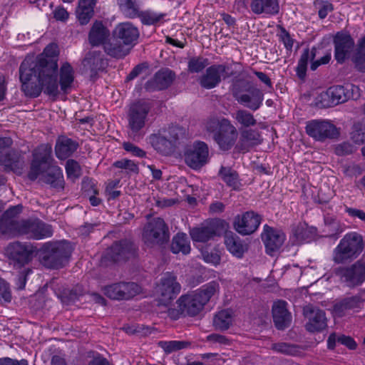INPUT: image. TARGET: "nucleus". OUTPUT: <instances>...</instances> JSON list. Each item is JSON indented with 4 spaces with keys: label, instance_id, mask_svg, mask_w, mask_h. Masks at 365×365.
I'll return each mask as SVG.
<instances>
[{
    "label": "nucleus",
    "instance_id": "obj_1",
    "mask_svg": "<svg viewBox=\"0 0 365 365\" xmlns=\"http://www.w3.org/2000/svg\"><path fill=\"white\" fill-rule=\"evenodd\" d=\"M57 71L55 62L27 56L19 67L22 91L26 96L33 98L38 97L43 90L48 96H56L58 94Z\"/></svg>",
    "mask_w": 365,
    "mask_h": 365
},
{
    "label": "nucleus",
    "instance_id": "obj_2",
    "mask_svg": "<svg viewBox=\"0 0 365 365\" xmlns=\"http://www.w3.org/2000/svg\"><path fill=\"white\" fill-rule=\"evenodd\" d=\"M73 247L66 241L45 242L39 250L41 264L46 268L59 269L68 263Z\"/></svg>",
    "mask_w": 365,
    "mask_h": 365
},
{
    "label": "nucleus",
    "instance_id": "obj_3",
    "mask_svg": "<svg viewBox=\"0 0 365 365\" xmlns=\"http://www.w3.org/2000/svg\"><path fill=\"white\" fill-rule=\"evenodd\" d=\"M364 243L361 235L351 232L346 234L332 252V261L344 264L356 259L363 252Z\"/></svg>",
    "mask_w": 365,
    "mask_h": 365
},
{
    "label": "nucleus",
    "instance_id": "obj_4",
    "mask_svg": "<svg viewBox=\"0 0 365 365\" xmlns=\"http://www.w3.org/2000/svg\"><path fill=\"white\" fill-rule=\"evenodd\" d=\"M151 108V104L144 100L138 101L130 106L127 114L128 135L133 140L138 141L144 136V129Z\"/></svg>",
    "mask_w": 365,
    "mask_h": 365
},
{
    "label": "nucleus",
    "instance_id": "obj_5",
    "mask_svg": "<svg viewBox=\"0 0 365 365\" xmlns=\"http://www.w3.org/2000/svg\"><path fill=\"white\" fill-rule=\"evenodd\" d=\"M232 96L241 105L255 111L262 105L264 93L258 88L252 86L251 82L242 79L232 81L230 87Z\"/></svg>",
    "mask_w": 365,
    "mask_h": 365
},
{
    "label": "nucleus",
    "instance_id": "obj_6",
    "mask_svg": "<svg viewBox=\"0 0 365 365\" xmlns=\"http://www.w3.org/2000/svg\"><path fill=\"white\" fill-rule=\"evenodd\" d=\"M206 128L214 132V140L223 151L230 150L237 138L236 128L226 118H211L207 122Z\"/></svg>",
    "mask_w": 365,
    "mask_h": 365
},
{
    "label": "nucleus",
    "instance_id": "obj_7",
    "mask_svg": "<svg viewBox=\"0 0 365 365\" xmlns=\"http://www.w3.org/2000/svg\"><path fill=\"white\" fill-rule=\"evenodd\" d=\"M341 284L354 289L365 282V259H359L349 265L339 266L333 271Z\"/></svg>",
    "mask_w": 365,
    "mask_h": 365
},
{
    "label": "nucleus",
    "instance_id": "obj_8",
    "mask_svg": "<svg viewBox=\"0 0 365 365\" xmlns=\"http://www.w3.org/2000/svg\"><path fill=\"white\" fill-rule=\"evenodd\" d=\"M182 130L178 127H169L151 134L148 139L149 143L158 153L163 155H170L175 150Z\"/></svg>",
    "mask_w": 365,
    "mask_h": 365
},
{
    "label": "nucleus",
    "instance_id": "obj_9",
    "mask_svg": "<svg viewBox=\"0 0 365 365\" xmlns=\"http://www.w3.org/2000/svg\"><path fill=\"white\" fill-rule=\"evenodd\" d=\"M169 239L168 226L160 217L151 219L143 227L142 240L148 247L163 245L169 241Z\"/></svg>",
    "mask_w": 365,
    "mask_h": 365
},
{
    "label": "nucleus",
    "instance_id": "obj_10",
    "mask_svg": "<svg viewBox=\"0 0 365 365\" xmlns=\"http://www.w3.org/2000/svg\"><path fill=\"white\" fill-rule=\"evenodd\" d=\"M23 207L12 206L6 210L0 218V238L11 239L21 236L23 219L20 217Z\"/></svg>",
    "mask_w": 365,
    "mask_h": 365
},
{
    "label": "nucleus",
    "instance_id": "obj_11",
    "mask_svg": "<svg viewBox=\"0 0 365 365\" xmlns=\"http://www.w3.org/2000/svg\"><path fill=\"white\" fill-rule=\"evenodd\" d=\"M177 308H168V317L174 320L178 319L180 316H197L204 309L195 292L181 295L176 301Z\"/></svg>",
    "mask_w": 365,
    "mask_h": 365
},
{
    "label": "nucleus",
    "instance_id": "obj_12",
    "mask_svg": "<svg viewBox=\"0 0 365 365\" xmlns=\"http://www.w3.org/2000/svg\"><path fill=\"white\" fill-rule=\"evenodd\" d=\"M181 285L172 272L165 273L157 286L156 292L159 305L168 306L180 292Z\"/></svg>",
    "mask_w": 365,
    "mask_h": 365
},
{
    "label": "nucleus",
    "instance_id": "obj_13",
    "mask_svg": "<svg viewBox=\"0 0 365 365\" xmlns=\"http://www.w3.org/2000/svg\"><path fill=\"white\" fill-rule=\"evenodd\" d=\"M36 251V247L28 242L14 241L5 248L6 257L19 267L29 264Z\"/></svg>",
    "mask_w": 365,
    "mask_h": 365
},
{
    "label": "nucleus",
    "instance_id": "obj_14",
    "mask_svg": "<svg viewBox=\"0 0 365 365\" xmlns=\"http://www.w3.org/2000/svg\"><path fill=\"white\" fill-rule=\"evenodd\" d=\"M305 130L309 137L320 142L337 138L340 134L339 129L327 120H309L307 122Z\"/></svg>",
    "mask_w": 365,
    "mask_h": 365
},
{
    "label": "nucleus",
    "instance_id": "obj_15",
    "mask_svg": "<svg viewBox=\"0 0 365 365\" xmlns=\"http://www.w3.org/2000/svg\"><path fill=\"white\" fill-rule=\"evenodd\" d=\"M51 153L52 147L48 143L41 144L34 150L33 160L28 174L31 180H35L43 170L50 165L52 160Z\"/></svg>",
    "mask_w": 365,
    "mask_h": 365
},
{
    "label": "nucleus",
    "instance_id": "obj_16",
    "mask_svg": "<svg viewBox=\"0 0 365 365\" xmlns=\"http://www.w3.org/2000/svg\"><path fill=\"white\" fill-rule=\"evenodd\" d=\"M209 148L202 141H196L186 149L184 153L185 162L187 166L194 170L200 169L208 161Z\"/></svg>",
    "mask_w": 365,
    "mask_h": 365
},
{
    "label": "nucleus",
    "instance_id": "obj_17",
    "mask_svg": "<svg viewBox=\"0 0 365 365\" xmlns=\"http://www.w3.org/2000/svg\"><path fill=\"white\" fill-rule=\"evenodd\" d=\"M52 226L39 219H23L21 236L33 240H42L53 235Z\"/></svg>",
    "mask_w": 365,
    "mask_h": 365
},
{
    "label": "nucleus",
    "instance_id": "obj_18",
    "mask_svg": "<svg viewBox=\"0 0 365 365\" xmlns=\"http://www.w3.org/2000/svg\"><path fill=\"white\" fill-rule=\"evenodd\" d=\"M105 295L115 300H128L141 292V287L135 282L114 283L103 288Z\"/></svg>",
    "mask_w": 365,
    "mask_h": 365
},
{
    "label": "nucleus",
    "instance_id": "obj_19",
    "mask_svg": "<svg viewBox=\"0 0 365 365\" xmlns=\"http://www.w3.org/2000/svg\"><path fill=\"white\" fill-rule=\"evenodd\" d=\"M138 247L130 240L115 242L107 250L108 257L114 262L125 261L136 256Z\"/></svg>",
    "mask_w": 365,
    "mask_h": 365
},
{
    "label": "nucleus",
    "instance_id": "obj_20",
    "mask_svg": "<svg viewBox=\"0 0 365 365\" xmlns=\"http://www.w3.org/2000/svg\"><path fill=\"white\" fill-rule=\"evenodd\" d=\"M228 68L225 64H214L209 66L205 73L200 76V85L205 89L215 88L221 82L222 78L225 79L232 76V73H227Z\"/></svg>",
    "mask_w": 365,
    "mask_h": 365
},
{
    "label": "nucleus",
    "instance_id": "obj_21",
    "mask_svg": "<svg viewBox=\"0 0 365 365\" xmlns=\"http://www.w3.org/2000/svg\"><path fill=\"white\" fill-rule=\"evenodd\" d=\"M262 217L254 211H247L235 217L234 228L242 235L254 233L259 227Z\"/></svg>",
    "mask_w": 365,
    "mask_h": 365
},
{
    "label": "nucleus",
    "instance_id": "obj_22",
    "mask_svg": "<svg viewBox=\"0 0 365 365\" xmlns=\"http://www.w3.org/2000/svg\"><path fill=\"white\" fill-rule=\"evenodd\" d=\"M304 317L308 320L305 327L309 332H318L327 327L325 312L312 304H308L303 309Z\"/></svg>",
    "mask_w": 365,
    "mask_h": 365
},
{
    "label": "nucleus",
    "instance_id": "obj_23",
    "mask_svg": "<svg viewBox=\"0 0 365 365\" xmlns=\"http://www.w3.org/2000/svg\"><path fill=\"white\" fill-rule=\"evenodd\" d=\"M316 48H312L311 51L309 48H305L298 61L296 68L297 75L300 79H304L306 76L308 61H312L310 68L312 71H315L319 66L327 64L331 60V53H327L326 55L317 61H313L316 56Z\"/></svg>",
    "mask_w": 365,
    "mask_h": 365
},
{
    "label": "nucleus",
    "instance_id": "obj_24",
    "mask_svg": "<svg viewBox=\"0 0 365 365\" xmlns=\"http://www.w3.org/2000/svg\"><path fill=\"white\" fill-rule=\"evenodd\" d=\"M334 58L337 63H343L354 46V41L347 32L339 31L334 37Z\"/></svg>",
    "mask_w": 365,
    "mask_h": 365
},
{
    "label": "nucleus",
    "instance_id": "obj_25",
    "mask_svg": "<svg viewBox=\"0 0 365 365\" xmlns=\"http://www.w3.org/2000/svg\"><path fill=\"white\" fill-rule=\"evenodd\" d=\"M261 237L265 246L266 252L269 255H273L274 252L279 250L286 239L285 234L282 230L267 225L264 226Z\"/></svg>",
    "mask_w": 365,
    "mask_h": 365
},
{
    "label": "nucleus",
    "instance_id": "obj_26",
    "mask_svg": "<svg viewBox=\"0 0 365 365\" xmlns=\"http://www.w3.org/2000/svg\"><path fill=\"white\" fill-rule=\"evenodd\" d=\"M348 98L344 86H331L320 93L317 98V105L321 108L332 107L346 101Z\"/></svg>",
    "mask_w": 365,
    "mask_h": 365
},
{
    "label": "nucleus",
    "instance_id": "obj_27",
    "mask_svg": "<svg viewBox=\"0 0 365 365\" xmlns=\"http://www.w3.org/2000/svg\"><path fill=\"white\" fill-rule=\"evenodd\" d=\"M175 78V73L168 68L160 69L152 79L148 81L145 88L148 91H160L168 88Z\"/></svg>",
    "mask_w": 365,
    "mask_h": 365
},
{
    "label": "nucleus",
    "instance_id": "obj_28",
    "mask_svg": "<svg viewBox=\"0 0 365 365\" xmlns=\"http://www.w3.org/2000/svg\"><path fill=\"white\" fill-rule=\"evenodd\" d=\"M115 37L120 38L128 47L132 48L140 36L138 29L130 22L119 24L114 30Z\"/></svg>",
    "mask_w": 365,
    "mask_h": 365
},
{
    "label": "nucleus",
    "instance_id": "obj_29",
    "mask_svg": "<svg viewBox=\"0 0 365 365\" xmlns=\"http://www.w3.org/2000/svg\"><path fill=\"white\" fill-rule=\"evenodd\" d=\"M262 140L263 139L259 130L246 128L241 131L236 148L243 153H247L254 147L260 145Z\"/></svg>",
    "mask_w": 365,
    "mask_h": 365
},
{
    "label": "nucleus",
    "instance_id": "obj_30",
    "mask_svg": "<svg viewBox=\"0 0 365 365\" xmlns=\"http://www.w3.org/2000/svg\"><path fill=\"white\" fill-rule=\"evenodd\" d=\"M287 303L278 300L272 305V317L275 327L280 330L284 329L291 322V314L287 310Z\"/></svg>",
    "mask_w": 365,
    "mask_h": 365
},
{
    "label": "nucleus",
    "instance_id": "obj_31",
    "mask_svg": "<svg viewBox=\"0 0 365 365\" xmlns=\"http://www.w3.org/2000/svg\"><path fill=\"white\" fill-rule=\"evenodd\" d=\"M224 242L230 253L238 259L242 258L244 254L248 250L247 244L232 232L225 234Z\"/></svg>",
    "mask_w": 365,
    "mask_h": 365
},
{
    "label": "nucleus",
    "instance_id": "obj_32",
    "mask_svg": "<svg viewBox=\"0 0 365 365\" xmlns=\"http://www.w3.org/2000/svg\"><path fill=\"white\" fill-rule=\"evenodd\" d=\"M82 63L83 68L91 72V76H95L98 71L103 70L106 64L103 53L99 51H89Z\"/></svg>",
    "mask_w": 365,
    "mask_h": 365
},
{
    "label": "nucleus",
    "instance_id": "obj_33",
    "mask_svg": "<svg viewBox=\"0 0 365 365\" xmlns=\"http://www.w3.org/2000/svg\"><path fill=\"white\" fill-rule=\"evenodd\" d=\"M250 7L257 15H276L279 11L278 0H251Z\"/></svg>",
    "mask_w": 365,
    "mask_h": 365
},
{
    "label": "nucleus",
    "instance_id": "obj_34",
    "mask_svg": "<svg viewBox=\"0 0 365 365\" xmlns=\"http://www.w3.org/2000/svg\"><path fill=\"white\" fill-rule=\"evenodd\" d=\"M98 0H78L76 15L81 25H86L94 15Z\"/></svg>",
    "mask_w": 365,
    "mask_h": 365
},
{
    "label": "nucleus",
    "instance_id": "obj_35",
    "mask_svg": "<svg viewBox=\"0 0 365 365\" xmlns=\"http://www.w3.org/2000/svg\"><path fill=\"white\" fill-rule=\"evenodd\" d=\"M78 147V143L76 141L66 136H61L56 143V155L58 159H66L76 150Z\"/></svg>",
    "mask_w": 365,
    "mask_h": 365
},
{
    "label": "nucleus",
    "instance_id": "obj_36",
    "mask_svg": "<svg viewBox=\"0 0 365 365\" xmlns=\"http://www.w3.org/2000/svg\"><path fill=\"white\" fill-rule=\"evenodd\" d=\"M110 36L109 30L103 25L102 21H96L89 31L88 41L93 46L106 43Z\"/></svg>",
    "mask_w": 365,
    "mask_h": 365
},
{
    "label": "nucleus",
    "instance_id": "obj_37",
    "mask_svg": "<svg viewBox=\"0 0 365 365\" xmlns=\"http://www.w3.org/2000/svg\"><path fill=\"white\" fill-rule=\"evenodd\" d=\"M103 48L108 55L116 58H124L130 51V48L128 47L120 38L115 36L109 41L104 43Z\"/></svg>",
    "mask_w": 365,
    "mask_h": 365
},
{
    "label": "nucleus",
    "instance_id": "obj_38",
    "mask_svg": "<svg viewBox=\"0 0 365 365\" xmlns=\"http://www.w3.org/2000/svg\"><path fill=\"white\" fill-rule=\"evenodd\" d=\"M120 13L128 19H135L143 7L142 0H116Z\"/></svg>",
    "mask_w": 365,
    "mask_h": 365
},
{
    "label": "nucleus",
    "instance_id": "obj_39",
    "mask_svg": "<svg viewBox=\"0 0 365 365\" xmlns=\"http://www.w3.org/2000/svg\"><path fill=\"white\" fill-rule=\"evenodd\" d=\"M344 226L333 216L324 217V227L323 232L325 237L336 240L340 234L344 232Z\"/></svg>",
    "mask_w": 365,
    "mask_h": 365
},
{
    "label": "nucleus",
    "instance_id": "obj_40",
    "mask_svg": "<svg viewBox=\"0 0 365 365\" xmlns=\"http://www.w3.org/2000/svg\"><path fill=\"white\" fill-rule=\"evenodd\" d=\"M216 229L212 225L192 228L190 235L194 242H206L216 235Z\"/></svg>",
    "mask_w": 365,
    "mask_h": 365
},
{
    "label": "nucleus",
    "instance_id": "obj_41",
    "mask_svg": "<svg viewBox=\"0 0 365 365\" xmlns=\"http://www.w3.org/2000/svg\"><path fill=\"white\" fill-rule=\"evenodd\" d=\"M59 76L61 90L67 93L74 81V71L70 63L66 62L61 66Z\"/></svg>",
    "mask_w": 365,
    "mask_h": 365
},
{
    "label": "nucleus",
    "instance_id": "obj_42",
    "mask_svg": "<svg viewBox=\"0 0 365 365\" xmlns=\"http://www.w3.org/2000/svg\"><path fill=\"white\" fill-rule=\"evenodd\" d=\"M219 290L220 286L218 282L212 281L202 285L194 292L205 306L213 296L219 292Z\"/></svg>",
    "mask_w": 365,
    "mask_h": 365
},
{
    "label": "nucleus",
    "instance_id": "obj_43",
    "mask_svg": "<svg viewBox=\"0 0 365 365\" xmlns=\"http://www.w3.org/2000/svg\"><path fill=\"white\" fill-rule=\"evenodd\" d=\"M42 180L54 188L63 187L64 181L62 170L58 166L51 168L46 173L43 175Z\"/></svg>",
    "mask_w": 365,
    "mask_h": 365
},
{
    "label": "nucleus",
    "instance_id": "obj_44",
    "mask_svg": "<svg viewBox=\"0 0 365 365\" xmlns=\"http://www.w3.org/2000/svg\"><path fill=\"white\" fill-rule=\"evenodd\" d=\"M364 301L359 296H352L343 299L334 305V310L343 313L347 310H359L364 306Z\"/></svg>",
    "mask_w": 365,
    "mask_h": 365
},
{
    "label": "nucleus",
    "instance_id": "obj_45",
    "mask_svg": "<svg viewBox=\"0 0 365 365\" xmlns=\"http://www.w3.org/2000/svg\"><path fill=\"white\" fill-rule=\"evenodd\" d=\"M233 321V312L230 309H222L218 312L214 317L213 325L217 330H227L232 325Z\"/></svg>",
    "mask_w": 365,
    "mask_h": 365
},
{
    "label": "nucleus",
    "instance_id": "obj_46",
    "mask_svg": "<svg viewBox=\"0 0 365 365\" xmlns=\"http://www.w3.org/2000/svg\"><path fill=\"white\" fill-rule=\"evenodd\" d=\"M171 251L175 254L182 252L183 255H187L190 253V240L186 234L179 232L173 237L171 243Z\"/></svg>",
    "mask_w": 365,
    "mask_h": 365
},
{
    "label": "nucleus",
    "instance_id": "obj_47",
    "mask_svg": "<svg viewBox=\"0 0 365 365\" xmlns=\"http://www.w3.org/2000/svg\"><path fill=\"white\" fill-rule=\"evenodd\" d=\"M218 174L227 186L232 187L234 190L240 188L241 183L237 171L230 167L222 166Z\"/></svg>",
    "mask_w": 365,
    "mask_h": 365
},
{
    "label": "nucleus",
    "instance_id": "obj_48",
    "mask_svg": "<svg viewBox=\"0 0 365 365\" xmlns=\"http://www.w3.org/2000/svg\"><path fill=\"white\" fill-rule=\"evenodd\" d=\"M272 349L276 352L290 356H298L302 353V349L298 345L284 342L273 344Z\"/></svg>",
    "mask_w": 365,
    "mask_h": 365
},
{
    "label": "nucleus",
    "instance_id": "obj_49",
    "mask_svg": "<svg viewBox=\"0 0 365 365\" xmlns=\"http://www.w3.org/2000/svg\"><path fill=\"white\" fill-rule=\"evenodd\" d=\"M353 62L357 71L365 73V36L359 43L353 57Z\"/></svg>",
    "mask_w": 365,
    "mask_h": 365
},
{
    "label": "nucleus",
    "instance_id": "obj_50",
    "mask_svg": "<svg viewBox=\"0 0 365 365\" xmlns=\"http://www.w3.org/2000/svg\"><path fill=\"white\" fill-rule=\"evenodd\" d=\"M235 118L239 124L245 128L255 126L257 124V120L253 114L247 110H237Z\"/></svg>",
    "mask_w": 365,
    "mask_h": 365
},
{
    "label": "nucleus",
    "instance_id": "obj_51",
    "mask_svg": "<svg viewBox=\"0 0 365 365\" xmlns=\"http://www.w3.org/2000/svg\"><path fill=\"white\" fill-rule=\"evenodd\" d=\"M58 48L56 43L48 44L40 56H38L39 60H43L46 62L53 61L58 66Z\"/></svg>",
    "mask_w": 365,
    "mask_h": 365
},
{
    "label": "nucleus",
    "instance_id": "obj_52",
    "mask_svg": "<svg viewBox=\"0 0 365 365\" xmlns=\"http://www.w3.org/2000/svg\"><path fill=\"white\" fill-rule=\"evenodd\" d=\"M209 64L208 59L203 57L191 58L187 63L188 71L190 73H200Z\"/></svg>",
    "mask_w": 365,
    "mask_h": 365
},
{
    "label": "nucleus",
    "instance_id": "obj_53",
    "mask_svg": "<svg viewBox=\"0 0 365 365\" xmlns=\"http://www.w3.org/2000/svg\"><path fill=\"white\" fill-rule=\"evenodd\" d=\"M163 16V14H158L150 11H143L141 9L137 18H139L143 24L153 25L160 21Z\"/></svg>",
    "mask_w": 365,
    "mask_h": 365
},
{
    "label": "nucleus",
    "instance_id": "obj_54",
    "mask_svg": "<svg viewBox=\"0 0 365 365\" xmlns=\"http://www.w3.org/2000/svg\"><path fill=\"white\" fill-rule=\"evenodd\" d=\"M66 171L68 178L76 179L81 175V168L79 163L73 160H68L66 164Z\"/></svg>",
    "mask_w": 365,
    "mask_h": 365
},
{
    "label": "nucleus",
    "instance_id": "obj_55",
    "mask_svg": "<svg viewBox=\"0 0 365 365\" xmlns=\"http://www.w3.org/2000/svg\"><path fill=\"white\" fill-rule=\"evenodd\" d=\"M5 153L8 155H2L0 158L1 159H4V160H8L9 162L7 163H1L0 162V165H3L4 166V170L6 171H9V170H13L14 169L15 167H16V163H17V155L12 150H5Z\"/></svg>",
    "mask_w": 365,
    "mask_h": 365
},
{
    "label": "nucleus",
    "instance_id": "obj_56",
    "mask_svg": "<svg viewBox=\"0 0 365 365\" xmlns=\"http://www.w3.org/2000/svg\"><path fill=\"white\" fill-rule=\"evenodd\" d=\"M11 291L7 282L0 277V302L9 303L11 301Z\"/></svg>",
    "mask_w": 365,
    "mask_h": 365
},
{
    "label": "nucleus",
    "instance_id": "obj_57",
    "mask_svg": "<svg viewBox=\"0 0 365 365\" xmlns=\"http://www.w3.org/2000/svg\"><path fill=\"white\" fill-rule=\"evenodd\" d=\"M113 165L115 168L125 169L134 173H138L139 170L138 165L134 161L128 159L115 161Z\"/></svg>",
    "mask_w": 365,
    "mask_h": 365
},
{
    "label": "nucleus",
    "instance_id": "obj_58",
    "mask_svg": "<svg viewBox=\"0 0 365 365\" xmlns=\"http://www.w3.org/2000/svg\"><path fill=\"white\" fill-rule=\"evenodd\" d=\"M161 344L163 349L168 353L184 349L189 345V343L183 341H165Z\"/></svg>",
    "mask_w": 365,
    "mask_h": 365
},
{
    "label": "nucleus",
    "instance_id": "obj_59",
    "mask_svg": "<svg viewBox=\"0 0 365 365\" xmlns=\"http://www.w3.org/2000/svg\"><path fill=\"white\" fill-rule=\"evenodd\" d=\"M278 28L279 30L278 36L279 37L280 41L283 43L287 51H292L294 44V39L283 26H279Z\"/></svg>",
    "mask_w": 365,
    "mask_h": 365
},
{
    "label": "nucleus",
    "instance_id": "obj_60",
    "mask_svg": "<svg viewBox=\"0 0 365 365\" xmlns=\"http://www.w3.org/2000/svg\"><path fill=\"white\" fill-rule=\"evenodd\" d=\"M202 259L205 262L210 263L215 266L220 262V255L217 250H212L211 252L207 250H202L201 252Z\"/></svg>",
    "mask_w": 365,
    "mask_h": 365
},
{
    "label": "nucleus",
    "instance_id": "obj_61",
    "mask_svg": "<svg viewBox=\"0 0 365 365\" xmlns=\"http://www.w3.org/2000/svg\"><path fill=\"white\" fill-rule=\"evenodd\" d=\"M355 150L356 148L349 142L338 144L334 148L335 154L339 156L352 154Z\"/></svg>",
    "mask_w": 365,
    "mask_h": 365
},
{
    "label": "nucleus",
    "instance_id": "obj_62",
    "mask_svg": "<svg viewBox=\"0 0 365 365\" xmlns=\"http://www.w3.org/2000/svg\"><path fill=\"white\" fill-rule=\"evenodd\" d=\"M123 149L130 153L131 155L138 158H144L146 156V153L138 146L130 143L125 142L123 144Z\"/></svg>",
    "mask_w": 365,
    "mask_h": 365
},
{
    "label": "nucleus",
    "instance_id": "obj_63",
    "mask_svg": "<svg viewBox=\"0 0 365 365\" xmlns=\"http://www.w3.org/2000/svg\"><path fill=\"white\" fill-rule=\"evenodd\" d=\"M333 9V5L330 2L327 1H322L321 3L319 4V17L321 19H325L327 16L328 14L332 11Z\"/></svg>",
    "mask_w": 365,
    "mask_h": 365
},
{
    "label": "nucleus",
    "instance_id": "obj_64",
    "mask_svg": "<svg viewBox=\"0 0 365 365\" xmlns=\"http://www.w3.org/2000/svg\"><path fill=\"white\" fill-rule=\"evenodd\" d=\"M351 139L356 144H361L364 141V133L361 129L359 124L354 125V129L351 133Z\"/></svg>",
    "mask_w": 365,
    "mask_h": 365
}]
</instances>
